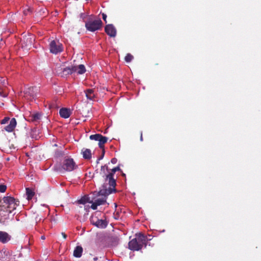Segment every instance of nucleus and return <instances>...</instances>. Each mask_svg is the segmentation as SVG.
<instances>
[{"instance_id":"f257e3e1","label":"nucleus","mask_w":261,"mask_h":261,"mask_svg":"<svg viewBox=\"0 0 261 261\" xmlns=\"http://www.w3.org/2000/svg\"><path fill=\"white\" fill-rule=\"evenodd\" d=\"M118 171H121L119 166L112 169H109L107 164L101 167L100 175L103 178L105 182L101 186L100 194L106 195L116 192V182L114 175Z\"/></svg>"},{"instance_id":"f03ea898","label":"nucleus","mask_w":261,"mask_h":261,"mask_svg":"<svg viewBox=\"0 0 261 261\" xmlns=\"http://www.w3.org/2000/svg\"><path fill=\"white\" fill-rule=\"evenodd\" d=\"M148 239L146 236L142 233L137 234L136 238L128 243V248L133 251H139L147 245Z\"/></svg>"},{"instance_id":"7ed1b4c3","label":"nucleus","mask_w":261,"mask_h":261,"mask_svg":"<svg viewBox=\"0 0 261 261\" xmlns=\"http://www.w3.org/2000/svg\"><path fill=\"white\" fill-rule=\"evenodd\" d=\"M102 25V22L100 18L95 20L89 19L85 23L86 29L90 32H95L101 29Z\"/></svg>"},{"instance_id":"20e7f679","label":"nucleus","mask_w":261,"mask_h":261,"mask_svg":"<svg viewBox=\"0 0 261 261\" xmlns=\"http://www.w3.org/2000/svg\"><path fill=\"white\" fill-rule=\"evenodd\" d=\"M3 200L4 203V206L6 207V211L9 213H11L13 211L15 210L19 203V201L12 197H4Z\"/></svg>"},{"instance_id":"39448f33","label":"nucleus","mask_w":261,"mask_h":261,"mask_svg":"<svg viewBox=\"0 0 261 261\" xmlns=\"http://www.w3.org/2000/svg\"><path fill=\"white\" fill-rule=\"evenodd\" d=\"M100 212H95L90 218L91 223L95 225L98 228H105L107 227L108 223L106 220L99 219L98 215H100Z\"/></svg>"},{"instance_id":"423d86ee","label":"nucleus","mask_w":261,"mask_h":261,"mask_svg":"<svg viewBox=\"0 0 261 261\" xmlns=\"http://www.w3.org/2000/svg\"><path fill=\"white\" fill-rule=\"evenodd\" d=\"M10 121L9 124L6 126L4 128L5 130L8 132H12L14 130V128L16 127L17 122L15 118H13L11 120L9 117H5L1 121V123L2 124H5L8 122Z\"/></svg>"},{"instance_id":"0eeeda50","label":"nucleus","mask_w":261,"mask_h":261,"mask_svg":"<svg viewBox=\"0 0 261 261\" xmlns=\"http://www.w3.org/2000/svg\"><path fill=\"white\" fill-rule=\"evenodd\" d=\"M77 167L75 162L71 158L66 159L64 160L62 168L67 171H71Z\"/></svg>"},{"instance_id":"6e6552de","label":"nucleus","mask_w":261,"mask_h":261,"mask_svg":"<svg viewBox=\"0 0 261 261\" xmlns=\"http://www.w3.org/2000/svg\"><path fill=\"white\" fill-rule=\"evenodd\" d=\"M50 51L54 54H57L61 53L63 50V46L59 41L53 40L50 42Z\"/></svg>"},{"instance_id":"1a4fd4ad","label":"nucleus","mask_w":261,"mask_h":261,"mask_svg":"<svg viewBox=\"0 0 261 261\" xmlns=\"http://www.w3.org/2000/svg\"><path fill=\"white\" fill-rule=\"evenodd\" d=\"M105 31L107 35L111 37H115L116 35V29L112 24L106 25Z\"/></svg>"},{"instance_id":"9d476101","label":"nucleus","mask_w":261,"mask_h":261,"mask_svg":"<svg viewBox=\"0 0 261 261\" xmlns=\"http://www.w3.org/2000/svg\"><path fill=\"white\" fill-rule=\"evenodd\" d=\"M71 67L73 73H76L79 74H83L86 71L85 66L83 64L71 66Z\"/></svg>"},{"instance_id":"9b49d317","label":"nucleus","mask_w":261,"mask_h":261,"mask_svg":"<svg viewBox=\"0 0 261 261\" xmlns=\"http://www.w3.org/2000/svg\"><path fill=\"white\" fill-rule=\"evenodd\" d=\"M11 237L8 233L5 231H0V242L2 243H6L10 240Z\"/></svg>"},{"instance_id":"f8f14e48","label":"nucleus","mask_w":261,"mask_h":261,"mask_svg":"<svg viewBox=\"0 0 261 261\" xmlns=\"http://www.w3.org/2000/svg\"><path fill=\"white\" fill-rule=\"evenodd\" d=\"M85 93L87 99L93 100L95 97V94L93 89H88L85 90Z\"/></svg>"},{"instance_id":"ddd939ff","label":"nucleus","mask_w":261,"mask_h":261,"mask_svg":"<svg viewBox=\"0 0 261 261\" xmlns=\"http://www.w3.org/2000/svg\"><path fill=\"white\" fill-rule=\"evenodd\" d=\"M100 190L98 192V196H103V197L102 198H97L94 201V202H95L96 203H97V205H100L103 204L105 203H106L107 197L109 195H106L101 194H100Z\"/></svg>"},{"instance_id":"4468645a","label":"nucleus","mask_w":261,"mask_h":261,"mask_svg":"<svg viewBox=\"0 0 261 261\" xmlns=\"http://www.w3.org/2000/svg\"><path fill=\"white\" fill-rule=\"evenodd\" d=\"M60 115L61 117L64 118H68L70 116V110L67 108H61L59 111Z\"/></svg>"},{"instance_id":"2eb2a0df","label":"nucleus","mask_w":261,"mask_h":261,"mask_svg":"<svg viewBox=\"0 0 261 261\" xmlns=\"http://www.w3.org/2000/svg\"><path fill=\"white\" fill-rule=\"evenodd\" d=\"M82 154L84 159L89 160L92 157V153L90 149L87 148H83L82 149Z\"/></svg>"},{"instance_id":"dca6fc26","label":"nucleus","mask_w":261,"mask_h":261,"mask_svg":"<svg viewBox=\"0 0 261 261\" xmlns=\"http://www.w3.org/2000/svg\"><path fill=\"white\" fill-rule=\"evenodd\" d=\"M41 114L40 113H35L30 114L29 116V120L32 122H37L40 119Z\"/></svg>"},{"instance_id":"f3484780","label":"nucleus","mask_w":261,"mask_h":261,"mask_svg":"<svg viewBox=\"0 0 261 261\" xmlns=\"http://www.w3.org/2000/svg\"><path fill=\"white\" fill-rule=\"evenodd\" d=\"M32 39L31 38H28L26 39V43L25 44V39L24 38L23 40H22V47H24L25 49H30L31 46L32 45Z\"/></svg>"},{"instance_id":"a211bd4d","label":"nucleus","mask_w":261,"mask_h":261,"mask_svg":"<svg viewBox=\"0 0 261 261\" xmlns=\"http://www.w3.org/2000/svg\"><path fill=\"white\" fill-rule=\"evenodd\" d=\"M83 248L81 246H77L73 251V255L76 257H80L82 255Z\"/></svg>"},{"instance_id":"6ab92c4d","label":"nucleus","mask_w":261,"mask_h":261,"mask_svg":"<svg viewBox=\"0 0 261 261\" xmlns=\"http://www.w3.org/2000/svg\"><path fill=\"white\" fill-rule=\"evenodd\" d=\"M108 138L101 135L99 140L98 145L100 149H104V144L107 142Z\"/></svg>"},{"instance_id":"aec40b11","label":"nucleus","mask_w":261,"mask_h":261,"mask_svg":"<svg viewBox=\"0 0 261 261\" xmlns=\"http://www.w3.org/2000/svg\"><path fill=\"white\" fill-rule=\"evenodd\" d=\"M72 73H73V71L72 70L71 66L65 68L63 69V70L61 72V76H66L67 75L71 74Z\"/></svg>"},{"instance_id":"412c9836","label":"nucleus","mask_w":261,"mask_h":261,"mask_svg":"<svg viewBox=\"0 0 261 261\" xmlns=\"http://www.w3.org/2000/svg\"><path fill=\"white\" fill-rule=\"evenodd\" d=\"M26 195L27 196V199L30 200L32 199L35 195V192L33 190L29 188H27L26 189Z\"/></svg>"},{"instance_id":"4be33fe9","label":"nucleus","mask_w":261,"mask_h":261,"mask_svg":"<svg viewBox=\"0 0 261 261\" xmlns=\"http://www.w3.org/2000/svg\"><path fill=\"white\" fill-rule=\"evenodd\" d=\"M3 85H0V96L3 97H6L8 95V90L7 88H2Z\"/></svg>"},{"instance_id":"5701e85b","label":"nucleus","mask_w":261,"mask_h":261,"mask_svg":"<svg viewBox=\"0 0 261 261\" xmlns=\"http://www.w3.org/2000/svg\"><path fill=\"white\" fill-rule=\"evenodd\" d=\"M87 202L91 203V201H89V198L87 196L82 197L80 200H78V203L80 204H85Z\"/></svg>"},{"instance_id":"b1692460","label":"nucleus","mask_w":261,"mask_h":261,"mask_svg":"<svg viewBox=\"0 0 261 261\" xmlns=\"http://www.w3.org/2000/svg\"><path fill=\"white\" fill-rule=\"evenodd\" d=\"M100 136H101V134H99L92 135L90 136V139L91 140H94L98 141Z\"/></svg>"},{"instance_id":"393cba45","label":"nucleus","mask_w":261,"mask_h":261,"mask_svg":"<svg viewBox=\"0 0 261 261\" xmlns=\"http://www.w3.org/2000/svg\"><path fill=\"white\" fill-rule=\"evenodd\" d=\"M134 58V57L130 54H127L125 57V61L128 63L130 62Z\"/></svg>"},{"instance_id":"a878e982","label":"nucleus","mask_w":261,"mask_h":261,"mask_svg":"<svg viewBox=\"0 0 261 261\" xmlns=\"http://www.w3.org/2000/svg\"><path fill=\"white\" fill-rule=\"evenodd\" d=\"M7 189L6 186L4 185H0V192L4 193L6 191Z\"/></svg>"},{"instance_id":"bb28decb","label":"nucleus","mask_w":261,"mask_h":261,"mask_svg":"<svg viewBox=\"0 0 261 261\" xmlns=\"http://www.w3.org/2000/svg\"><path fill=\"white\" fill-rule=\"evenodd\" d=\"M97 206H98V205H97V203H96L95 202H94L92 203L91 207L93 210H95L97 209Z\"/></svg>"},{"instance_id":"cd10ccee","label":"nucleus","mask_w":261,"mask_h":261,"mask_svg":"<svg viewBox=\"0 0 261 261\" xmlns=\"http://www.w3.org/2000/svg\"><path fill=\"white\" fill-rule=\"evenodd\" d=\"M102 149V154L98 158V160H102L103 159V156H104V155H105V149Z\"/></svg>"},{"instance_id":"c85d7f7f","label":"nucleus","mask_w":261,"mask_h":261,"mask_svg":"<svg viewBox=\"0 0 261 261\" xmlns=\"http://www.w3.org/2000/svg\"><path fill=\"white\" fill-rule=\"evenodd\" d=\"M59 107L56 106V105L54 103H51L49 105L50 109H58Z\"/></svg>"},{"instance_id":"c756f323","label":"nucleus","mask_w":261,"mask_h":261,"mask_svg":"<svg viewBox=\"0 0 261 261\" xmlns=\"http://www.w3.org/2000/svg\"><path fill=\"white\" fill-rule=\"evenodd\" d=\"M102 19L103 20L105 21L106 23L107 22V16L106 14L105 13H102Z\"/></svg>"},{"instance_id":"7c9ffc66","label":"nucleus","mask_w":261,"mask_h":261,"mask_svg":"<svg viewBox=\"0 0 261 261\" xmlns=\"http://www.w3.org/2000/svg\"><path fill=\"white\" fill-rule=\"evenodd\" d=\"M30 12H31V9L29 8V9H28L27 10H24L23 13L24 15H27Z\"/></svg>"},{"instance_id":"2f4dec72","label":"nucleus","mask_w":261,"mask_h":261,"mask_svg":"<svg viewBox=\"0 0 261 261\" xmlns=\"http://www.w3.org/2000/svg\"><path fill=\"white\" fill-rule=\"evenodd\" d=\"M117 160L116 158H112L111 160V162L113 164H116L117 163Z\"/></svg>"},{"instance_id":"473e14b6","label":"nucleus","mask_w":261,"mask_h":261,"mask_svg":"<svg viewBox=\"0 0 261 261\" xmlns=\"http://www.w3.org/2000/svg\"><path fill=\"white\" fill-rule=\"evenodd\" d=\"M61 235L64 240L66 239L67 235L65 234V233L62 232H61Z\"/></svg>"},{"instance_id":"72a5a7b5","label":"nucleus","mask_w":261,"mask_h":261,"mask_svg":"<svg viewBox=\"0 0 261 261\" xmlns=\"http://www.w3.org/2000/svg\"><path fill=\"white\" fill-rule=\"evenodd\" d=\"M140 141H143L142 133H141V135H140Z\"/></svg>"},{"instance_id":"f704fd0d","label":"nucleus","mask_w":261,"mask_h":261,"mask_svg":"<svg viewBox=\"0 0 261 261\" xmlns=\"http://www.w3.org/2000/svg\"><path fill=\"white\" fill-rule=\"evenodd\" d=\"M41 239L42 240H44V239H45V237H44V236H42L41 237Z\"/></svg>"},{"instance_id":"c9c22d12","label":"nucleus","mask_w":261,"mask_h":261,"mask_svg":"<svg viewBox=\"0 0 261 261\" xmlns=\"http://www.w3.org/2000/svg\"><path fill=\"white\" fill-rule=\"evenodd\" d=\"M100 160H98V158L97 159V161H96V163L97 164H98L99 163V162Z\"/></svg>"},{"instance_id":"e433bc0d","label":"nucleus","mask_w":261,"mask_h":261,"mask_svg":"<svg viewBox=\"0 0 261 261\" xmlns=\"http://www.w3.org/2000/svg\"><path fill=\"white\" fill-rule=\"evenodd\" d=\"M84 17H85V16H84V14H81V17H82V18H84Z\"/></svg>"},{"instance_id":"4c0bfd02","label":"nucleus","mask_w":261,"mask_h":261,"mask_svg":"<svg viewBox=\"0 0 261 261\" xmlns=\"http://www.w3.org/2000/svg\"><path fill=\"white\" fill-rule=\"evenodd\" d=\"M122 176H125V174L124 173H122Z\"/></svg>"}]
</instances>
